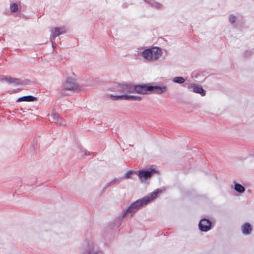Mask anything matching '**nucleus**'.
<instances>
[{
	"label": "nucleus",
	"mask_w": 254,
	"mask_h": 254,
	"mask_svg": "<svg viewBox=\"0 0 254 254\" xmlns=\"http://www.w3.org/2000/svg\"><path fill=\"white\" fill-rule=\"evenodd\" d=\"M161 192V191L159 189H157L147 195L144 196L141 199H137L135 202L132 203L126 210L122 211L121 214L118 217L117 220H116L117 223V227H119L121 225L122 220L127 214L130 215V218L132 217L135 213L141 207L146 205L151 200L155 199Z\"/></svg>",
	"instance_id": "obj_1"
},
{
	"label": "nucleus",
	"mask_w": 254,
	"mask_h": 254,
	"mask_svg": "<svg viewBox=\"0 0 254 254\" xmlns=\"http://www.w3.org/2000/svg\"><path fill=\"white\" fill-rule=\"evenodd\" d=\"M162 53L161 49L157 47L147 48L141 53L142 56L148 61H157Z\"/></svg>",
	"instance_id": "obj_2"
},
{
	"label": "nucleus",
	"mask_w": 254,
	"mask_h": 254,
	"mask_svg": "<svg viewBox=\"0 0 254 254\" xmlns=\"http://www.w3.org/2000/svg\"><path fill=\"white\" fill-rule=\"evenodd\" d=\"M64 88L67 90H71L73 92H77L80 90L79 86L76 82L75 79L71 77H67L64 83Z\"/></svg>",
	"instance_id": "obj_3"
},
{
	"label": "nucleus",
	"mask_w": 254,
	"mask_h": 254,
	"mask_svg": "<svg viewBox=\"0 0 254 254\" xmlns=\"http://www.w3.org/2000/svg\"><path fill=\"white\" fill-rule=\"evenodd\" d=\"M157 172L155 169L142 170L138 172V176L141 181H145L150 178L153 174Z\"/></svg>",
	"instance_id": "obj_4"
},
{
	"label": "nucleus",
	"mask_w": 254,
	"mask_h": 254,
	"mask_svg": "<svg viewBox=\"0 0 254 254\" xmlns=\"http://www.w3.org/2000/svg\"><path fill=\"white\" fill-rule=\"evenodd\" d=\"M150 84H137L133 85V93L136 92L139 94H146L149 93Z\"/></svg>",
	"instance_id": "obj_5"
},
{
	"label": "nucleus",
	"mask_w": 254,
	"mask_h": 254,
	"mask_svg": "<svg viewBox=\"0 0 254 254\" xmlns=\"http://www.w3.org/2000/svg\"><path fill=\"white\" fill-rule=\"evenodd\" d=\"M167 89V86L163 84L156 85L150 84L149 93L161 94L165 92Z\"/></svg>",
	"instance_id": "obj_6"
},
{
	"label": "nucleus",
	"mask_w": 254,
	"mask_h": 254,
	"mask_svg": "<svg viewBox=\"0 0 254 254\" xmlns=\"http://www.w3.org/2000/svg\"><path fill=\"white\" fill-rule=\"evenodd\" d=\"M199 229L202 232H207L212 228V223L208 219L203 218L199 222Z\"/></svg>",
	"instance_id": "obj_7"
},
{
	"label": "nucleus",
	"mask_w": 254,
	"mask_h": 254,
	"mask_svg": "<svg viewBox=\"0 0 254 254\" xmlns=\"http://www.w3.org/2000/svg\"><path fill=\"white\" fill-rule=\"evenodd\" d=\"M188 88L189 90L192 89V92L200 94L202 96L206 95V91L201 85L192 83L188 84Z\"/></svg>",
	"instance_id": "obj_8"
},
{
	"label": "nucleus",
	"mask_w": 254,
	"mask_h": 254,
	"mask_svg": "<svg viewBox=\"0 0 254 254\" xmlns=\"http://www.w3.org/2000/svg\"><path fill=\"white\" fill-rule=\"evenodd\" d=\"M119 92L126 93H133V84H120L118 86Z\"/></svg>",
	"instance_id": "obj_9"
},
{
	"label": "nucleus",
	"mask_w": 254,
	"mask_h": 254,
	"mask_svg": "<svg viewBox=\"0 0 254 254\" xmlns=\"http://www.w3.org/2000/svg\"><path fill=\"white\" fill-rule=\"evenodd\" d=\"M62 34H63V32H60V28L59 27H55L52 30L50 38L53 44L56 37Z\"/></svg>",
	"instance_id": "obj_10"
},
{
	"label": "nucleus",
	"mask_w": 254,
	"mask_h": 254,
	"mask_svg": "<svg viewBox=\"0 0 254 254\" xmlns=\"http://www.w3.org/2000/svg\"><path fill=\"white\" fill-rule=\"evenodd\" d=\"M82 254H103L100 251L95 252L92 247V244H88L87 248L83 250Z\"/></svg>",
	"instance_id": "obj_11"
},
{
	"label": "nucleus",
	"mask_w": 254,
	"mask_h": 254,
	"mask_svg": "<svg viewBox=\"0 0 254 254\" xmlns=\"http://www.w3.org/2000/svg\"><path fill=\"white\" fill-rule=\"evenodd\" d=\"M37 100V98L32 95L24 96L19 97L16 100L17 102H20L22 101L25 102H32Z\"/></svg>",
	"instance_id": "obj_12"
},
{
	"label": "nucleus",
	"mask_w": 254,
	"mask_h": 254,
	"mask_svg": "<svg viewBox=\"0 0 254 254\" xmlns=\"http://www.w3.org/2000/svg\"><path fill=\"white\" fill-rule=\"evenodd\" d=\"M242 232L244 234H250L252 231L251 225L249 223H245L242 227Z\"/></svg>",
	"instance_id": "obj_13"
},
{
	"label": "nucleus",
	"mask_w": 254,
	"mask_h": 254,
	"mask_svg": "<svg viewBox=\"0 0 254 254\" xmlns=\"http://www.w3.org/2000/svg\"><path fill=\"white\" fill-rule=\"evenodd\" d=\"M145 2L150 5L151 7L156 8H159L161 6V4L156 1L155 0H143Z\"/></svg>",
	"instance_id": "obj_14"
},
{
	"label": "nucleus",
	"mask_w": 254,
	"mask_h": 254,
	"mask_svg": "<svg viewBox=\"0 0 254 254\" xmlns=\"http://www.w3.org/2000/svg\"><path fill=\"white\" fill-rule=\"evenodd\" d=\"M124 100L130 101H140L141 100V97L137 96L128 95L125 94H124Z\"/></svg>",
	"instance_id": "obj_15"
},
{
	"label": "nucleus",
	"mask_w": 254,
	"mask_h": 254,
	"mask_svg": "<svg viewBox=\"0 0 254 254\" xmlns=\"http://www.w3.org/2000/svg\"><path fill=\"white\" fill-rule=\"evenodd\" d=\"M235 190L240 193H242L245 191V188L240 184L236 183L234 185Z\"/></svg>",
	"instance_id": "obj_16"
},
{
	"label": "nucleus",
	"mask_w": 254,
	"mask_h": 254,
	"mask_svg": "<svg viewBox=\"0 0 254 254\" xmlns=\"http://www.w3.org/2000/svg\"><path fill=\"white\" fill-rule=\"evenodd\" d=\"M14 77H12L11 76H7L6 75H1L0 76V81H5L7 82L8 83L11 84L12 81Z\"/></svg>",
	"instance_id": "obj_17"
},
{
	"label": "nucleus",
	"mask_w": 254,
	"mask_h": 254,
	"mask_svg": "<svg viewBox=\"0 0 254 254\" xmlns=\"http://www.w3.org/2000/svg\"><path fill=\"white\" fill-rule=\"evenodd\" d=\"M50 116L53 121L55 122V123L58 120H59L60 117V115L56 112L55 110H52Z\"/></svg>",
	"instance_id": "obj_18"
},
{
	"label": "nucleus",
	"mask_w": 254,
	"mask_h": 254,
	"mask_svg": "<svg viewBox=\"0 0 254 254\" xmlns=\"http://www.w3.org/2000/svg\"><path fill=\"white\" fill-rule=\"evenodd\" d=\"M173 81L179 84H182L185 81V79L183 77L177 76L173 78Z\"/></svg>",
	"instance_id": "obj_19"
},
{
	"label": "nucleus",
	"mask_w": 254,
	"mask_h": 254,
	"mask_svg": "<svg viewBox=\"0 0 254 254\" xmlns=\"http://www.w3.org/2000/svg\"><path fill=\"white\" fill-rule=\"evenodd\" d=\"M24 83L23 81L20 79L13 78V79L12 81V84H13L14 85H22Z\"/></svg>",
	"instance_id": "obj_20"
},
{
	"label": "nucleus",
	"mask_w": 254,
	"mask_h": 254,
	"mask_svg": "<svg viewBox=\"0 0 254 254\" xmlns=\"http://www.w3.org/2000/svg\"><path fill=\"white\" fill-rule=\"evenodd\" d=\"M111 98L113 100L116 101L118 100H124V94L120 95H110Z\"/></svg>",
	"instance_id": "obj_21"
},
{
	"label": "nucleus",
	"mask_w": 254,
	"mask_h": 254,
	"mask_svg": "<svg viewBox=\"0 0 254 254\" xmlns=\"http://www.w3.org/2000/svg\"><path fill=\"white\" fill-rule=\"evenodd\" d=\"M10 9L12 12H15L18 10V5L15 3H11Z\"/></svg>",
	"instance_id": "obj_22"
},
{
	"label": "nucleus",
	"mask_w": 254,
	"mask_h": 254,
	"mask_svg": "<svg viewBox=\"0 0 254 254\" xmlns=\"http://www.w3.org/2000/svg\"><path fill=\"white\" fill-rule=\"evenodd\" d=\"M56 123L60 126L65 125V121L61 117L59 120H58Z\"/></svg>",
	"instance_id": "obj_23"
},
{
	"label": "nucleus",
	"mask_w": 254,
	"mask_h": 254,
	"mask_svg": "<svg viewBox=\"0 0 254 254\" xmlns=\"http://www.w3.org/2000/svg\"><path fill=\"white\" fill-rule=\"evenodd\" d=\"M134 173V172L132 170H129L128 171V172H127L124 177V178H126V179H128V178H131V175H132V174Z\"/></svg>",
	"instance_id": "obj_24"
},
{
	"label": "nucleus",
	"mask_w": 254,
	"mask_h": 254,
	"mask_svg": "<svg viewBox=\"0 0 254 254\" xmlns=\"http://www.w3.org/2000/svg\"><path fill=\"white\" fill-rule=\"evenodd\" d=\"M236 16H235L233 14H231L229 16V21L231 23L234 24L236 22Z\"/></svg>",
	"instance_id": "obj_25"
},
{
	"label": "nucleus",
	"mask_w": 254,
	"mask_h": 254,
	"mask_svg": "<svg viewBox=\"0 0 254 254\" xmlns=\"http://www.w3.org/2000/svg\"><path fill=\"white\" fill-rule=\"evenodd\" d=\"M121 179H117L115 178L114 180H113L112 181H111L109 183V184L111 185L115 184L116 183H119L121 181Z\"/></svg>",
	"instance_id": "obj_26"
},
{
	"label": "nucleus",
	"mask_w": 254,
	"mask_h": 254,
	"mask_svg": "<svg viewBox=\"0 0 254 254\" xmlns=\"http://www.w3.org/2000/svg\"><path fill=\"white\" fill-rule=\"evenodd\" d=\"M110 186H111V185H110V184H109V183H108V184H107L106 185V186H105L103 188V191H103V192H105V191L106 190H107V189H108V188H109Z\"/></svg>",
	"instance_id": "obj_27"
},
{
	"label": "nucleus",
	"mask_w": 254,
	"mask_h": 254,
	"mask_svg": "<svg viewBox=\"0 0 254 254\" xmlns=\"http://www.w3.org/2000/svg\"><path fill=\"white\" fill-rule=\"evenodd\" d=\"M252 52L250 51H246V53H245V55L246 56H250L251 55H252Z\"/></svg>",
	"instance_id": "obj_28"
},
{
	"label": "nucleus",
	"mask_w": 254,
	"mask_h": 254,
	"mask_svg": "<svg viewBox=\"0 0 254 254\" xmlns=\"http://www.w3.org/2000/svg\"><path fill=\"white\" fill-rule=\"evenodd\" d=\"M60 32H63V34L65 32V30L64 28H60Z\"/></svg>",
	"instance_id": "obj_29"
},
{
	"label": "nucleus",
	"mask_w": 254,
	"mask_h": 254,
	"mask_svg": "<svg viewBox=\"0 0 254 254\" xmlns=\"http://www.w3.org/2000/svg\"><path fill=\"white\" fill-rule=\"evenodd\" d=\"M85 155H89L91 154V153L90 152H87V151H85Z\"/></svg>",
	"instance_id": "obj_30"
}]
</instances>
